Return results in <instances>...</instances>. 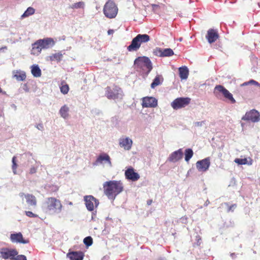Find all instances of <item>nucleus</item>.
<instances>
[{
  "instance_id": "nucleus-1",
  "label": "nucleus",
  "mask_w": 260,
  "mask_h": 260,
  "mask_svg": "<svg viewBox=\"0 0 260 260\" xmlns=\"http://www.w3.org/2000/svg\"><path fill=\"white\" fill-rule=\"evenodd\" d=\"M104 192L109 199L114 200L116 196L123 190V185L121 181L111 180L103 184Z\"/></svg>"
},
{
  "instance_id": "nucleus-2",
  "label": "nucleus",
  "mask_w": 260,
  "mask_h": 260,
  "mask_svg": "<svg viewBox=\"0 0 260 260\" xmlns=\"http://www.w3.org/2000/svg\"><path fill=\"white\" fill-rule=\"evenodd\" d=\"M43 208L50 214H57L61 212L63 205L61 201L55 197H48L44 203Z\"/></svg>"
},
{
  "instance_id": "nucleus-3",
  "label": "nucleus",
  "mask_w": 260,
  "mask_h": 260,
  "mask_svg": "<svg viewBox=\"0 0 260 260\" xmlns=\"http://www.w3.org/2000/svg\"><path fill=\"white\" fill-rule=\"evenodd\" d=\"M150 39L149 36L147 34H139L132 40L127 49L130 52L137 51L140 48L142 43H147Z\"/></svg>"
},
{
  "instance_id": "nucleus-4",
  "label": "nucleus",
  "mask_w": 260,
  "mask_h": 260,
  "mask_svg": "<svg viewBox=\"0 0 260 260\" xmlns=\"http://www.w3.org/2000/svg\"><path fill=\"white\" fill-rule=\"evenodd\" d=\"M118 11V7L112 0H108L103 8V13L105 16L109 19L115 18L117 15Z\"/></svg>"
},
{
  "instance_id": "nucleus-5",
  "label": "nucleus",
  "mask_w": 260,
  "mask_h": 260,
  "mask_svg": "<svg viewBox=\"0 0 260 260\" xmlns=\"http://www.w3.org/2000/svg\"><path fill=\"white\" fill-rule=\"evenodd\" d=\"M134 65L137 68L149 73L152 69L150 59L146 56L137 57L134 61Z\"/></svg>"
},
{
  "instance_id": "nucleus-6",
  "label": "nucleus",
  "mask_w": 260,
  "mask_h": 260,
  "mask_svg": "<svg viewBox=\"0 0 260 260\" xmlns=\"http://www.w3.org/2000/svg\"><path fill=\"white\" fill-rule=\"evenodd\" d=\"M214 93L216 96L221 94L225 99L229 101L232 104L236 103V100L233 98L232 94L222 85H216L214 88Z\"/></svg>"
},
{
  "instance_id": "nucleus-7",
  "label": "nucleus",
  "mask_w": 260,
  "mask_h": 260,
  "mask_svg": "<svg viewBox=\"0 0 260 260\" xmlns=\"http://www.w3.org/2000/svg\"><path fill=\"white\" fill-rule=\"evenodd\" d=\"M122 92L121 89L117 86H108L106 88L105 95L108 99L115 100L122 98Z\"/></svg>"
},
{
  "instance_id": "nucleus-8",
  "label": "nucleus",
  "mask_w": 260,
  "mask_h": 260,
  "mask_svg": "<svg viewBox=\"0 0 260 260\" xmlns=\"http://www.w3.org/2000/svg\"><path fill=\"white\" fill-rule=\"evenodd\" d=\"M242 120L257 122L260 121V114L257 110L252 109L247 112L242 117Z\"/></svg>"
},
{
  "instance_id": "nucleus-9",
  "label": "nucleus",
  "mask_w": 260,
  "mask_h": 260,
  "mask_svg": "<svg viewBox=\"0 0 260 260\" xmlns=\"http://www.w3.org/2000/svg\"><path fill=\"white\" fill-rule=\"evenodd\" d=\"M190 101L191 99L189 98H178L174 100L171 105L174 109L177 110L187 106Z\"/></svg>"
},
{
  "instance_id": "nucleus-10",
  "label": "nucleus",
  "mask_w": 260,
  "mask_h": 260,
  "mask_svg": "<svg viewBox=\"0 0 260 260\" xmlns=\"http://www.w3.org/2000/svg\"><path fill=\"white\" fill-rule=\"evenodd\" d=\"M18 252L15 249L2 248L0 249L1 257L5 259L14 260V257Z\"/></svg>"
},
{
  "instance_id": "nucleus-11",
  "label": "nucleus",
  "mask_w": 260,
  "mask_h": 260,
  "mask_svg": "<svg viewBox=\"0 0 260 260\" xmlns=\"http://www.w3.org/2000/svg\"><path fill=\"white\" fill-rule=\"evenodd\" d=\"M84 199L86 207L90 211H93L94 206L97 207L99 204V201L92 196H86Z\"/></svg>"
},
{
  "instance_id": "nucleus-12",
  "label": "nucleus",
  "mask_w": 260,
  "mask_h": 260,
  "mask_svg": "<svg viewBox=\"0 0 260 260\" xmlns=\"http://www.w3.org/2000/svg\"><path fill=\"white\" fill-rule=\"evenodd\" d=\"M153 53L159 57H169L174 54V52L171 48L161 49L157 47L153 51Z\"/></svg>"
},
{
  "instance_id": "nucleus-13",
  "label": "nucleus",
  "mask_w": 260,
  "mask_h": 260,
  "mask_svg": "<svg viewBox=\"0 0 260 260\" xmlns=\"http://www.w3.org/2000/svg\"><path fill=\"white\" fill-rule=\"evenodd\" d=\"M210 165V159L209 157L205 158L199 160L196 163V167L199 171L206 172L208 170Z\"/></svg>"
},
{
  "instance_id": "nucleus-14",
  "label": "nucleus",
  "mask_w": 260,
  "mask_h": 260,
  "mask_svg": "<svg viewBox=\"0 0 260 260\" xmlns=\"http://www.w3.org/2000/svg\"><path fill=\"white\" fill-rule=\"evenodd\" d=\"M126 179L132 181H136L140 178V175L136 172L133 168L130 167L125 171Z\"/></svg>"
},
{
  "instance_id": "nucleus-15",
  "label": "nucleus",
  "mask_w": 260,
  "mask_h": 260,
  "mask_svg": "<svg viewBox=\"0 0 260 260\" xmlns=\"http://www.w3.org/2000/svg\"><path fill=\"white\" fill-rule=\"evenodd\" d=\"M219 36L217 30L210 28L207 31L206 38L210 44L216 41L219 39Z\"/></svg>"
},
{
  "instance_id": "nucleus-16",
  "label": "nucleus",
  "mask_w": 260,
  "mask_h": 260,
  "mask_svg": "<svg viewBox=\"0 0 260 260\" xmlns=\"http://www.w3.org/2000/svg\"><path fill=\"white\" fill-rule=\"evenodd\" d=\"M143 107H155L157 105V100L153 97H145L142 100Z\"/></svg>"
},
{
  "instance_id": "nucleus-17",
  "label": "nucleus",
  "mask_w": 260,
  "mask_h": 260,
  "mask_svg": "<svg viewBox=\"0 0 260 260\" xmlns=\"http://www.w3.org/2000/svg\"><path fill=\"white\" fill-rule=\"evenodd\" d=\"M183 157V152L182 149H179L172 153L168 159L171 162H177L180 160Z\"/></svg>"
},
{
  "instance_id": "nucleus-18",
  "label": "nucleus",
  "mask_w": 260,
  "mask_h": 260,
  "mask_svg": "<svg viewBox=\"0 0 260 260\" xmlns=\"http://www.w3.org/2000/svg\"><path fill=\"white\" fill-rule=\"evenodd\" d=\"M10 239L12 242L20 243L23 244L28 243L29 241L24 240L21 233L12 234L10 235Z\"/></svg>"
},
{
  "instance_id": "nucleus-19",
  "label": "nucleus",
  "mask_w": 260,
  "mask_h": 260,
  "mask_svg": "<svg viewBox=\"0 0 260 260\" xmlns=\"http://www.w3.org/2000/svg\"><path fill=\"white\" fill-rule=\"evenodd\" d=\"M39 42H40L43 49H48L53 47L55 45V41L51 38L40 39Z\"/></svg>"
},
{
  "instance_id": "nucleus-20",
  "label": "nucleus",
  "mask_w": 260,
  "mask_h": 260,
  "mask_svg": "<svg viewBox=\"0 0 260 260\" xmlns=\"http://www.w3.org/2000/svg\"><path fill=\"white\" fill-rule=\"evenodd\" d=\"M132 140L128 138L121 139L119 142L120 146L125 150H129L132 147Z\"/></svg>"
},
{
  "instance_id": "nucleus-21",
  "label": "nucleus",
  "mask_w": 260,
  "mask_h": 260,
  "mask_svg": "<svg viewBox=\"0 0 260 260\" xmlns=\"http://www.w3.org/2000/svg\"><path fill=\"white\" fill-rule=\"evenodd\" d=\"M68 255L71 260H83L84 257V254L81 251L71 252Z\"/></svg>"
},
{
  "instance_id": "nucleus-22",
  "label": "nucleus",
  "mask_w": 260,
  "mask_h": 260,
  "mask_svg": "<svg viewBox=\"0 0 260 260\" xmlns=\"http://www.w3.org/2000/svg\"><path fill=\"white\" fill-rule=\"evenodd\" d=\"M42 49L41 44L38 40L32 45L31 53L38 55L41 52Z\"/></svg>"
},
{
  "instance_id": "nucleus-23",
  "label": "nucleus",
  "mask_w": 260,
  "mask_h": 260,
  "mask_svg": "<svg viewBox=\"0 0 260 260\" xmlns=\"http://www.w3.org/2000/svg\"><path fill=\"white\" fill-rule=\"evenodd\" d=\"M179 76L182 80L186 79L189 74L187 68L185 66L179 68Z\"/></svg>"
},
{
  "instance_id": "nucleus-24",
  "label": "nucleus",
  "mask_w": 260,
  "mask_h": 260,
  "mask_svg": "<svg viewBox=\"0 0 260 260\" xmlns=\"http://www.w3.org/2000/svg\"><path fill=\"white\" fill-rule=\"evenodd\" d=\"M104 161H107L111 166L112 164L110 156L106 153H103L99 155L96 159L98 162L102 163Z\"/></svg>"
},
{
  "instance_id": "nucleus-25",
  "label": "nucleus",
  "mask_w": 260,
  "mask_h": 260,
  "mask_svg": "<svg viewBox=\"0 0 260 260\" xmlns=\"http://www.w3.org/2000/svg\"><path fill=\"white\" fill-rule=\"evenodd\" d=\"M25 198L26 200L27 204L32 206H36L37 205V200L36 197L30 194H27L25 195Z\"/></svg>"
},
{
  "instance_id": "nucleus-26",
  "label": "nucleus",
  "mask_w": 260,
  "mask_h": 260,
  "mask_svg": "<svg viewBox=\"0 0 260 260\" xmlns=\"http://www.w3.org/2000/svg\"><path fill=\"white\" fill-rule=\"evenodd\" d=\"M69 107L67 105H64L60 108L59 113L62 118L66 119L69 117Z\"/></svg>"
},
{
  "instance_id": "nucleus-27",
  "label": "nucleus",
  "mask_w": 260,
  "mask_h": 260,
  "mask_svg": "<svg viewBox=\"0 0 260 260\" xmlns=\"http://www.w3.org/2000/svg\"><path fill=\"white\" fill-rule=\"evenodd\" d=\"M63 54L61 52H57L52 54L49 56L51 61H57L59 62L61 60Z\"/></svg>"
},
{
  "instance_id": "nucleus-28",
  "label": "nucleus",
  "mask_w": 260,
  "mask_h": 260,
  "mask_svg": "<svg viewBox=\"0 0 260 260\" xmlns=\"http://www.w3.org/2000/svg\"><path fill=\"white\" fill-rule=\"evenodd\" d=\"M163 81V78L159 75L156 76L151 84V87L154 88L156 86L160 85Z\"/></svg>"
},
{
  "instance_id": "nucleus-29",
  "label": "nucleus",
  "mask_w": 260,
  "mask_h": 260,
  "mask_svg": "<svg viewBox=\"0 0 260 260\" xmlns=\"http://www.w3.org/2000/svg\"><path fill=\"white\" fill-rule=\"evenodd\" d=\"M31 73L36 77H39L41 76V71L38 66H32Z\"/></svg>"
},
{
  "instance_id": "nucleus-30",
  "label": "nucleus",
  "mask_w": 260,
  "mask_h": 260,
  "mask_svg": "<svg viewBox=\"0 0 260 260\" xmlns=\"http://www.w3.org/2000/svg\"><path fill=\"white\" fill-rule=\"evenodd\" d=\"M14 77L18 81H24L26 79L25 73L23 72H17Z\"/></svg>"
},
{
  "instance_id": "nucleus-31",
  "label": "nucleus",
  "mask_w": 260,
  "mask_h": 260,
  "mask_svg": "<svg viewBox=\"0 0 260 260\" xmlns=\"http://www.w3.org/2000/svg\"><path fill=\"white\" fill-rule=\"evenodd\" d=\"M35 10L32 7H28L24 13L22 15L21 18H23L25 17H28L35 13Z\"/></svg>"
},
{
  "instance_id": "nucleus-32",
  "label": "nucleus",
  "mask_w": 260,
  "mask_h": 260,
  "mask_svg": "<svg viewBox=\"0 0 260 260\" xmlns=\"http://www.w3.org/2000/svg\"><path fill=\"white\" fill-rule=\"evenodd\" d=\"M193 153L191 149L188 148L185 151V160L188 162L193 156Z\"/></svg>"
},
{
  "instance_id": "nucleus-33",
  "label": "nucleus",
  "mask_w": 260,
  "mask_h": 260,
  "mask_svg": "<svg viewBox=\"0 0 260 260\" xmlns=\"http://www.w3.org/2000/svg\"><path fill=\"white\" fill-rule=\"evenodd\" d=\"M83 242L87 246H89L92 244V239L91 237H87L84 239Z\"/></svg>"
},
{
  "instance_id": "nucleus-34",
  "label": "nucleus",
  "mask_w": 260,
  "mask_h": 260,
  "mask_svg": "<svg viewBox=\"0 0 260 260\" xmlns=\"http://www.w3.org/2000/svg\"><path fill=\"white\" fill-rule=\"evenodd\" d=\"M60 88V91L64 94H67L69 90V87L68 85L67 84L64 85H62Z\"/></svg>"
},
{
  "instance_id": "nucleus-35",
  "label": "nucleus",
  "mask_w": 260,
  "mask_h": 260,
  "mask_svg": "<svg viewBox=\"0 0 260 260\" xmlns=\"http://www.w3.org/2000/svg\"><path fill=\"white\" fill-rule=\"evenodd\" d=\"M235 162L239 165H245L247 164V158H236Z\"/></svg>"
},
{
  "instance_id": "nucleus-36",
  "label": "nucleus",
  "mask_w": 260,
  "mask_h": 260,
  "mask_svg": "<svg viewBox=\"0 0 260 260\" xmlns=\"http://www.w3.org/2000/svg\"><path fill=\"white\" fill-rule=\"evenodd\" d=\"M84 5V4L83 2H79L74 4L72 6L71 8L73 9H78V8L83 7Z\"/></svg>"
},
{
  "instance_id": "nucleus-37",
  "label": "nucleus",
  "mask_w": 260,
  "mask_h": 260,
  "mask_svg": "<svg viewBox=\"0 0 260 260\" xmlns=\"http://www.w3.org/2000/svg\"><path fill=\"white\" fill-rule=\"evenodd\" d=\"M152 10L155 13H158L160 11V6L158 5L152 4Z\"/></svg>"
},
{
  "instance_id": "nucleus-38",
  "label": "nucleus",
  "mask_w": 260,
  "mask_h": 260,
  "mask_svg": "<svg viewBox=\"0 0 260 260\" xmlns=\"http://www.w3.org/2000/svg\"><path fill=\"white\" fill-rule=\"evenodd\" d=\"M26 257L24 255H17L15 256L14 260H26Z\"/></svg>"
},
{
  "instance_id": "nucleus-39",
  "label": "nucleus",
  "mask_w": 260,
  "mask_h": 260,
  "mask_svg": "<svg viewBox=\"0 0 260 260\" xmlns=\"http://www.w3.org/2000/svg\"><path fill=\"white\" fill-rule=\"evenodd\" d=\"M25 214L26 216L29 217H38V215L37 214H35L33 213L31 211H25Z\"/></svg>"
},
{
  "instance_id": "nucleus-40",
  "label": "nucleus",
  "mask_w": 260,
  "mask_h": 260,
  "mask_svg": "<svg viewBox=\"0 0 260 260\" xmlns=\"http://www.w3.org/2000/svg\"><path fill=\"white\" fill-rule=\"evenodd\" d=\"M15 159H16V157L15 156H14L12 158V163H13V165H12V169L13 170H15L17 167V165L16 164V162L15 161Z\"/></svg>"
},
{
  "instance_id": "nucleus-41",
  "label": "nucleus",
  "mask_w": 260,
  "mask_h": 260,
  "mask_svg": "<svg viewBox=\"0 0 260 260\" xmlns=\"http://www.w3.org/2000/svg\"><path fill=\"white\" fill-rule=\"evenodd\" d=\"M237 207V205L236 204H233L231 206H230L229 207V209H228V212L229 211H233Z\"/></svg>"
},
{
  "instance_id": "nucleus-42",
  "label": "nucleus",
  "mask_w": 260,
  "mask_h": 260,
  "mask_svg": "<svg viewBox=\"0 0 260 260\" xmlns=\"http://www.w3.org/2000/svg\"><path fill=\"white\" fill-rule=\"evenodd\" d=\"M204 123V121H200V122H196L194 123V125L197 127H199L202 126L203 124Z\"/></svg>"
},
{
  "instance_id": "nucleus-43",
  "label": "nucleus",
  "mask_w": 260,
  "mask_h": 260,
  "mask_svg": "<svg viewBox=\"0 0 260 260\" xmlns=\"http://www.w3.org/2000/svg\"><path fill=\"white\" fill-rule=\"evenodd\" d=\"M37 172V169L33 167L30 169L29 173L31 174L35 173Z\"/></svg>"
},
{
  "instance_id": "nucleus-44",
  "label": "nucleus",
  "mask_w": 260,
  "mask_h": 260,
  "mask_svg": "<svg viewBox=\"0 0 260 260\" xmlns=\"http://www.w3.org/2000/svg\"><path fill=\"white\" fill-rule=\"evenodd\" d=\"M36 127H37V128L38 129H39V130H41V131H42L43 129V128H44L43 125L42 123H40V124H37Z\"/></svg>"
},
{
  "instance_id": "nucleus-45",
  "label": "nucleus",
  "mask_w": 260,
  "mask_h": 260,
  "mask_svg": "<svg viewBox=\"0 0 260 260\" xmlns=\"http://www.w3.org/2000/svg\"><path fill=\"white\" fill-rule=\"evenodd\" d=\"M249 83H252V84H253L254 85H257V86L259 85V83L257 82H256V81H254L253 80H250L249 81Z\"/></svg>"
},
{
  "instance_id": "nucleus-46",
  "label": "nucleus",
  "mask_w": 260,
  "mask_h": 260,
  "mask_svg": "<svg viewBox=\"0 0 260 260\" xmlns=\"http://www.w3.org/2000/svg\"><path fill=\"white\" fill-rule=\"evenodd\" d=\"M114 32V30L113 29H109L108 31V34L110 35H112Z\"/></svg>"
},
{
  "instance_id": "nucleus-47",
  "label": "nucleus",
  "mask_w": 260,
  "mask_h": 260,
  "mask_svg": "<svg viewBox=\"0 0 260 260\" xmlns=\"http://www.w3.org/2000/svg\"><path fill=\"white\" fill-rule=\"evenodd\" d=\"M152 203V200H149L147 201V204L148 205H150Z\"/></svg>"
},
{
  "instance_id": "nucleus-48",
  "label": "nucleus",
  "mask_w": 260,
  "mask_h": 260,
  "mask_svg": "<svg viewBox=\"0 0 260 260\" xmlns=\"http://www.w3.org/2000/svg\"><path fill=\"white\" fill-rule=\"evenodd\" d=\"M19 196H20L21 197H23L24 196V193L21 192V193H19Z\"/></svg>"
},
{
  "instance_id": "nucleus-49",
  "label": "nucleus",
  "mask_w": 260,
  "mask_h": 260,
  "mask_svg": "<svg viewBox=\"0 0 260 260\" xmlns=\"http://www.w3.org/2000/svg\"><path fill=\"white\" fill-rule=\"evenodd\" d=\"M3 90L1 87H0V93L2 92Z\"/></svg>"
},
{
  "instance_id": "nucleus-50",
  "label": "nucleus",
  "mask_w": 260,
  "mask_h": 260,
  "mask_svg": "<svg viewBox=\"0 0 260 260\" xmlns=\"http://www.w3.org/2000/svg\"><path fill=\"white\" fill-rule=\"evenodd\" d=\"M72 204H72V202H70L69 205H72Z\"/></svg>"
}]
</instances>
